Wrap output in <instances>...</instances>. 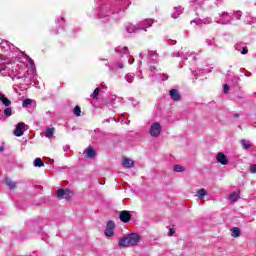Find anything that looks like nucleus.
Wrapping results in <instances>:
<instances>
[{"label":"nucleus","mask_w":256,"mask_h":256,"mask_svg":"<svg viewBox=\"0 0 256 256\" xmlns=\"http://www.w3.org/2000/svg\"><path fill=\"white\" fill-rule=\"evenodd\" d=\"M205 43L208 45V46H211V45H215V39H206L205 40Z\"/></svg>","instance_id":"obj_34"},{"label":"nucleus","mask_w":256,"mask_h":256,"mask_svg":"<svg viewBox=\"0 0 256 256\" xmlns=\"http://www.w3.org/2000/svg\"><path fill=\"white\" fill-rule=\"evenodd\" d=\"M134 80H135V74L128 73L125 75V81H127V83H133Z\"/></svg>","instance_id":"obj_23"},{"label":"nucleus","mask_w":256,"mask_h":256,"mask_svg":"<svg viewBox=\"0 0 256 256\" xmlns=\"http://www.w3.org/2000/svg\"><path fill=\"white\" fill-rule=\"evenodd\" d=\"M0 101H2L3 105H5V107H10V105H11V100H9L7 97H5V94L0 93Z\"/></svg>","instance_id":"obj_17"},{"label":"nucleus","mask_w":256,"mask_h":256,"mask_svg":"<svg viewBox=\"0 0 256 256\" xmlns=\"http://www.w3.org/2000/svg\"><path fill=\"white\" fill-rule=\"evenodd\" d=\"M31 103H33V101L31 99H25L22 102V107H29V105H31Z\"/></svg>","instance_id":"obj_32"},{"label":"nucleus","mask_w":256,"mask_h":256,"mask_svg":"<svg viewBox=\"0 0 256 256\" xmlns=\"http://www.w3.org/2000/svg\"><path fill=\"white\" fill-rule=\"evenodd\" d=\"M224 93H229V85H224Z\"/></svg>","instance_id":"obj_41"},{"label":"nucleus","mask_w":256,"mask_h":256,"mask_svg":"<svg viewBox=\"0 0 256 256\" xmlns=\"http://www.w3.org/2000/svg\"><path fill=\"white\" fill-rule=\"evenodd\" d=\"M243 16V12H241V11H235L234 13H233V17H234V19H237V20H239V19H241V17Z\"/></svg>","instance_id":"obj_31"},{"label":"nucleus","mask_w":256,"mask_h":256,"mask_svg":"<svg viewBox=\"0 0 256 256\" xmlns=\"http://www.w3.org/2000/svg\"><path fill=\"white\" fill-rule=\"evenodd\" d=\"M239 192H232L229 196L231 203H237L239 201Z\"/></svg>","instance_id":"obj_19"},{"label":"nucleus","mask_w":256,"mask_h":256,"mask_svg":"<svg viewBox=\"0 0 256 256\" xmlns=\"http://www.w3.org/2000/svg\"><path fill=\"white\" fill-rule=\"evenodd\" d=\"M161 131H163V126H161V123L153 122L150 125V128H149L150 137H154V138L159 137V135H161Z\"/></svg>","instance_id":"obj_4"},{"label":"nucleus","mask_w":256,"mask_h":256,"mask_svg":"<svg viewBox=\"0 0 256 256\" xmlns=\"http://www.w3.org/2000/svg\"><path fill=\"white\" fill-rule=\"evenodd\" d=\"M231 21H233V16L228 12H222L219 17L215 18V22L220 25H231Z\"/></svg>","instance_id":"obj_3"},{"label":"nucleus","mask_w":256,"mask_h":256,"mask_svg":"<svg viewBox=\"0 0 256 256\" xmlns=\"http://www.w3.org/2000/svg\"><path fill=\"white\" fill-rule=\"evenodd\" d=\"M115 67H118V69H123V63L122 62H118ZM115 67H109L110 71H115Z\"/></svg>","instance_id":"obj_33"},{"label":"nucleus","mask_w":256,"mask_h":256,"mask_svg":"<svg viewBox=\"0 0 256 256\" xmlns=\"http://www.w3.org/2000/svg\"><path fill=\"white\" fill-rule=\"evenodd\" d=\"M139 79H143V76L141 75V72H140V75H138Z\"/></svg>","instance_id":"obj_45"},{"label":"nucleus","mask_w":256,"mask_h":256,"mask_svg":"<svg viewBox=\"0 0 256 256\" xmlns=\"http://www.w3.org/2000/svg\"><path fill=\"white\" fill-rule=\"evenodd\" d=\"M249 53V50L247 49V46L242 47L241 54L242 55H247Z\"/></svg>","instance_id":"obj_36"},{"label":"nucleus","mask_w":256,"mask_h":256,"mask_svg":"<svg viewBox=\"0 0 256 256\" xmlns=\"http://www.w3.org/2000/svg\"><path fill=\"white\" fill-rule=\"evenodd\" d=\"M4 115L6 117H11L13 115V110L11 109V107L7 106V108L4 110Z\"/></svg>","instance_id":"obj_29"},{"label":"nucleus","mask_w":256,"mask_h":256,"mask_svg":"<svg viewBox=\"0 0 256 256\" xmlns=\"http://www.w3.org/2000/svg\"><path fill=\"white\" fill-rule=\"evenodd\" d=\"M207 195V190L201 188L200 190L197 191L196 197H198V199H203V197H205Z\"/></svg>","instance_id":"obj_22"},{"label":"nucleus","mask_w":256,"mask_h":256,"mask_svg":"<svg viewBox=\"0 0 256 256\" xmlns=\"http://www.w3.org/2000/svg\"><path fill=\"white\" fill-rule=\"evenodd\" d=\"M100 87H101V89H105V86H104V84H101V86H100Z\"/></svg>","instance_id":"obj_46"},{"label":"nucleus","mask_w":256,"mask_h":256,"mask_svg":"<svg viewBox=\"0 0 256 256\" xmlns=\"http://www.w3.org/2000/svg\"><path fill=\"white\" fill-rule=\"evenodd\" d=\"M13 81H15V79H22L25 83H30L31 82V79L27 76H22V75H19V74H16L14 75V77L12 78Z\"/></svg>","instance_id":"obj_20"},{"label":"nucleus","mask_w":256,"mask_h":256,"mask_svg":"<svg viewBox=\"0 0 256 256\" xmlns=\"http://www.w3.org/2000/svg\"><path fill=\"white\" fill-rule=\"evenodd\" d=\"M193 76L196 77L197 76V72H193Z\"/></svg>","instance_id":"obj_47"},{"label":"nucleus","mask_w":256,"mask_h":256,"mask_svg":"<svg viewBox=\"0 0 256 256\" xmlns=\"http://www.w3.org/2000/svg\"><path fill=\"white\" fill-rule=\"evenodd\" d=\"M158 57L157 52L155 51H148V59H151L152 61H156Z\"/></svg>","instance_id":"obj_25"},{"label":"nucleus","mask_w":256,"mask_h":256,"mask_svg":"<svg viewBox=\"0 0 256 256\" xmlns=\"http://www.w3.org/2000/svg\"><path fill=\"white\" fill-rule=\"evenodd\" d=\"M27 59H28V61L30 63L31 68L33 69V67H35V62H33V59H31L29 57H27Z\"/></svg>","instance_id":"obj_39"},{"label":"nucleus","mask_w":256,"mask_h":256,"mask_svg":"<svg viewBox=\"0 0 256 256\" xmlns=\"http://www.w3.org/2000/svg\"><path fill=\"white\" fill-rule=\"evenodd\" d=\"M58 199H66L67 201H71V191L65 189H59L57 191Z\"/></svg>","instance_id":"obj_7"},{"label":"nucleus","mask_w":256,"mask_h":256,"mask_svg":"<svg viewBox=\"0 0 256 256\" xmlns=\"http://www.w3.org/2000/svg\"><path fill=\"white\" fill-rule=\"evenodd\" d=\"M95 155H97V152L95 151V149H93V147L88 146L85 150H84V156L87 159H93L95 157Z\"/></svg>","instance_id":"obj_12"},{"label":"nucleus","mask_w":256,"mask_h":256,"mask_svg":"<svg viewBox=\"0 0 256 256\" xmlns=\"http://www.w3.org/2000/svg\"><path fill=\"white\" fill-rule=\"evenodd\" d=\"M173 233H175V231L173 229H170L169 230V235L171 236V235H173Z\"/></svg>","instance_id":"obj_43"},{"label":"nucleus","mask_w":256,"mask_h":256,"mask_svg":"<svg viewBox=\"0 0 256 256\" xmlns=\"http://www.w3.org/2000/svg\"><path fill=\"white\" fill-rule=\"evenodd\" d=\"M63 149L65 152H67V151H69V149H71V147L69 145H65Z\"/></svg>","instance_id":"obj_42"},{"label":"nucleus","mask_w":256,"mask_h":256,"mask_svg":"<svg viewBox=\"0 0 256 256\" xmlns=\"http://www.w3.org/2000/svg\"><path fill=\"white\" fill-rule=\"evenodd\" d=\"M170 97L173 101H181V94L177 89L170 90Z\"/></svg>","instance_id":"obj_13"},{"label":"nucleus","mask_w":256,"mask_h":256,"mask_svg":"<svg viewBox=\"0 0 256 256\" xmlns=\"http://www.w3.org/2000/svg\"><path fill=\"white\" fill-rule=\"evenodd\" d=\"M61 21H63V18H61Z\"/></svg>","instance_id":"obj_53"},{"label":"nucleus","mask_w":256,"mask_h":256,"mask_svg":"<svg viewBox=\"0 0 256 256\" xmlns=\"http://www.w3.org/2000/svg\"><path fill=\"white\" fill-rule=\"evenodd\" d=\"M106 237H113L115 235V222L110 220L106 224V229L104 231Z\"/></svg>","instance_id":"obj_6"},{"label":"nucleus","mask_w":256,"mask_h":256,"mask_svg":"<svg viewBox=\"0 0 256 256\" xmlns=\"http://www.w3.org/2000/svg\"><path fill=\"white\" fill-rule=\"evenodd\" d=\"M116 53H119V55H127L129 53V48L127 46H118L115 48Z\"/></svg>","instance_id":"obj_16"},{"label":"nucleus","mask_w":256,"mask_h":256,"mask_svg":"<svg viewBox=\"0 0 256 256\" xmlns=\"http://www.w3.org/2000/svg\"><path fill=\"white\" fill-rule=\"evenodd\" d=\"M122 165L125 169H131V167H133L135 165V162H133L132 159L124 158Z\"/></svg>","instance_id":"obj_15"},{"label":"nucleus","mask_w":256,"mask_h":256,"mask_svg":"<svg viewBox=\"0 0 256 256\" xmlns=\"http://www.w3.org/2000/svg\"><path fill=\"white\" fill-rule=\"evenodd\" d=\"M150 71H151V73H153V71H155V67L154 66H150Z\"/></svg>","instance_id":"obj_44"},{"label":"nucleus","mask_w":256,"mask_h":256,"mask_svg":"<svg viewBox=\"0 0 256 256\" xmlns=\"http://www.w3.org/2000/svg\"><path fill=\"white\" fill-rule=\"evenodd\" d=\"M128 63L131 65L133 62H131V61L128 60Z\"/></svg>","instance_id":"obj_50"},{"label":"nucleus","mask_w":256,"mask_h":256,"mask_svg":"<svg viewBox=\"0 0 256 256\" xmlns=\"http://www.w3.org/2000/svg\"><path fill=\"white\" fill-rule=\"evenodd\" d=\"M174 171L175 173H183V171H185V167L181 165H174Z\"/></svg>","instance_id":"obj_28"},{"label":"nucleus","mask_w":256,"mask_h":256,"mask_svg":"<svg viewBox=\"0 0 256 256\" xmlns=\"http://www.w3.org/2000/svg\"><path fill=\"white\" fill-rule=\"evenodd\" d=\"M130 121L127 122V125H129Z\"/></svg>","instance_id":"obj_52"},{"label":"nucleus","mask_w":256,"mask_h":256,"mask_svg":"<svg viewBox=\"0 0 256 256\" xmlns=\"http://www.w3.org/2000/svg\"><path fill=\"white\" fill-rule=\"evenodd\" d=\"M73 113L76 117H81V107L75 106Z\"/></svg>","instance_id":"obj_30"},{"label":"nucleus","mask_w":256,"mask_h":256,"mask_svg":"<svg viewBox=\"0 0 256 256\" xmlns=\"http://www.w3.org/2000/svg\"><path fill=\"white\" fill-rule=\"evenodd\" d=\"M55 134V128H48L45 131V137H47L48 139H51V137H53V135Z\"/></svg>","instance_id":"obj_21"},{"label":"nucleus","mask_w":256,"mask_h":256,"mask_svg":"<svg viewBox=\"0 0 256 256\" xmlns=\"http://www.w3.org/2000/svg\"><path fill=\"white\" fill-rule=\"evenodd\" d=\"M184 9L181 6L178 7H174L171 17H173V19H177L179 17V15H181L183 13Z\"/></svg>","instance_id":"obj_14"},{"label":"nucleus","mask_w":256,"mask_h":256,"mask_svg":"<svg viewBox=\"0 0 256 256\" xmlns=\"http://www.w3.org/2000/svg\"><path fill=\"white\" fill-rule=\"evenodd\" d=\"M109 15H111V7L109 5L104 4L98 9V17L100 19H103V17H109Z\"/></svg>","instance_id":"obj_5"},{"label":"nucleus","mask_w":256,"mask_h":256,"mask_svg":"<svg viewBox=\"0 0 256 256\" xmlns=\"http://www.w3.org/2000/svg\"><path fill=\"white\" fill-rule=\"evenodd\" d=\"M4 183H5V185H7V187H9V189H15V187H17V184L9 178H6L4 180Z\"/></svg>","instance_id":"obj_18"},{"label":"nucleus","mask_w":256,"mask_h":256,"mask_svg":"<svg viewBox=\"0 0 256 256\" xmlns=\"http://www.w3.org/2000/svg\"><path fill=\"white\" fill-rule=\"evenodd\" d=\"M234 117H239V114H234Z\"/></svg>","instance_id":"obj_49"},{"label":"nucleus","mask_w":256,"mask_h":256,"mask_svg":"<svg viewBox=\"0 0 256 256\" xmlns=\"http://www.w3.org/2000/svg\"><path fill=\"white\" fill-rule=\"evenodd\" d=\"M119 219L122 223H129L131 221V213L127 210H123L119 214Z\"/></svg>","instance_id":"obj_8"},{"label":"nucleus","mask_w":256,"mask_h":256,"mask_svg":"<svg viewBox=\"0 0 256 256\" xmlns=\"http://www.w3.org/2000/svg\"><path fill=\"white\" fill-rule=\"evenodd\" d=\"M176 57H183V59H186V55L183 54V52H177Z\"/></svg>","instance_id":"obj_38"},{"label":"nucleus","mask_w":256,"mask_h":256,"mask_svg":"<svg viewBox=\"0 0 256 256\" xmlns=\"http://www.w3.org/2000/svg\"><path fill=\"white\" fill-rule=\"evenodd\" d=\"M216 161H218V163L221 165H229V159H227V156L223 152H219L216 155Z\"/></svg>","instance_id":"obj_10"},{"label":"nucleus","mask_w":256,"mask_h":256,"mask_svg":"<svg viewBox=\"0 0 256 256\" xmlns=\"http://www.w3.org/2000/svg\"><path fill=\"white\" fill-rule=\"evenodd\" d=\"M250 173H256V165L250 166Z\"/></svg>","instance_id":"obj_40"},{"label":"nucleus","mask_w":256,"mask_h":256,"mask_svg":"<svg viewBox=\"0 0 256 256\" xmlns=\"http://www.w3.org/2000/svg\"><path fill=\"white\" fill-rule=\"evenodd\" d=\"M3 71H7V65L0 64V73H3Z\"/></svg>","instance_id":"obj_37"},{"label":"nucleus","mask_w":256,"mask_h":256,"mask_svg":"<svg viewBox=\"0 0 256 256\" xmlns=\"http://www.w3.org/2000/svg\"><path fill=\"white\" fill-rule=\"evenodd\" d=\"M241 145H242L243 149L247 150L251 147V142H249L247 140H241Z\"/></svg>","instance_id":"obj_27"},{"label":"nucleus","mask_w":256,"mask_h":256,"mask_svg":"<svg viewBox=\"0 0 256 256\" xmlns=\"http://www.w3.org/2000/svg\"><path fill=\"white\" fill-rule=\"evenodd\" d=\"M154 21L152 19H146L138 23L137 25L128 24L126 26L127 33H137V31H147Z\"/></svg>","instance_id":"obj_2"},{"label":"nucleus","mask_w":256,"mask_h":256,"mask_svg":"<svg viewBox=\"0 0 256 256\" xmlns=\"http://www.w3.org/2000/svg\"><path fill=\"white\" fill-rule=\"evenodd\" d=\"M25 129V123L19 122L14 130L15 137H22L23 131Z\"/></svg>","instance_id":"obj_11"},{"label":"nucleus","mask_w":256,"mask_h":256,"mask_svg":"<svg viewBox=\"0 0 256 256\" xmlns=\"http://www.w3.org/2000/svg\"><path fill=\"white\" fill-rule=\"evenodd\" d=\"M236 49L238 50V49H239V46H236Z\"/></svg>","instance_id":"obj_51"},{"label":"nucleus","mask_w":256,"mask_h":256,"mask_svg":"<svg viewBox=\"0 0 256 256\" xmlns=\"http://www.w3.org/2000/svg\"><path fill=\"white\" fill-rule=\"evenodd\" d=\"M34 167H45V163H43V160L41 158H36L33 162Z\"/></svg>","instance_id":"obj_24"},{"label":"nucleus","mask_w":256,"mask_h":256,"mask_svg":"<svg viewBox=\"0 0 256 256\" xmlns=\"http://www.w3.org/2000/svg\"><path fill=\"white\" fill-rule=\"evenodd\" d=\"M99 91H101V89L100 88H96L95 90H94V92H93V97H94V99H97V97H99Z\"/></svg>","instance_id":"obj_35"},{"label":"nucleus","mask_w":256,"mask_h":256,"mask_svg":"<svg viewBox=\"0 0 256 256\" xmlns=\"http://www.w3.org/2000/svg\"><path fill=\"white\" fill-rule=\"evenodd\" d=\"M231 235H232L233 237H240V235H241V230H240L239 228H237V227H234V228H232Z\"/></svg>","instance_id":"obj_26"},{"label":"nucleus","mask_w":256,"mask_h":256,"mask_svg":"<svg viewBox=\"0 0 256 256\" xmlns=\"http://www.w3.org/2000/svg\"><path fill=\"white\" fill-rule=\"evenodd\" d=\"M141 242V236L137 233L127 234L119 238V247H135Z\"/></svg>","instance_id":"obj_1"},{"label":"nucleus","mask_w":256,"mask_h":256,"mask_svg":"<svg viewBox=\"0 0 256 256\" xmlns=\"http://www.w3.org/2000/svg\"><path fill=\"white\" fill-rule=\"evenodd\" d=\"M252 3H253V5H256V0H253Z\"/></svg>","instance_id":"obj_48"},{"label":"nucleus","mask_w":256,"mask_h":256,"mask_svg":"<svg viewBox=\"0 0 256 256\" xmlns=\"http://www.w3.org/2000/svg\"><path fill=\"white\" fill-rule=\"evenodd\" d=\"M193 23H196V25H211V23H213V19L211 17H206L204 19L191 21V25H193Z\"/></svg>","instance_id":"obj_9"}]
</instances>
